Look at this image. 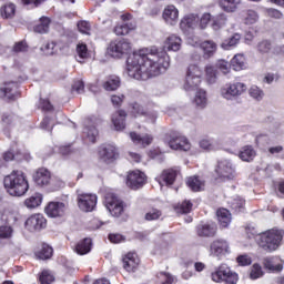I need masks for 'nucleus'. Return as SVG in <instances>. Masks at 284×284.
<instances>
[{"mask_svg":"<svg viewBox=\"0 0 284 284\" xmlns=\"http://www.w3.org/2000/svg\"><path fill=\"white\" fill-rule=\"evenodd\" d=\"M104 205L112 216L119 217L123 214V200L114 193L105 194Z\"/></svg>","mask_w":284,"mask_h":284,"instance_id":"9d476101","label":"nucleus"},{"mask_svg":"<svg viewBox=\"0 0 284 284\" xmlns=\"http://www.w3.org/2000/svg\"><path fill=\"white\" fill-rule=\"evenodd\" d=\"M158 280H159V283H161V284L174 283V277L172 275H170V273H163V272L159 273Z\"/></svg>","mask_w":284,"mask_h":284,"instance_id":"4d7b16f0","label":"nucleus"},{"mask_svg":"<svg viewBox=\"0 0 284 284\" xmlns=\"http://www.w3.org/2000/svg\"><path fill=\"white\" fill-rule=\"evenodd\" d=\"M47 225L48 221L41 214L31 215L26 221V227L29 230V232H40V230H45Z\"/></svg>","mask_w":284,"mask_h":284,"instance_id":"2eb2a0df","label":"nucleus"},{"mask_svg":"<svg viewBox=\"0 0 284 284\" xmlns=\"http://www.w3.org/2000/svg\"><path fill=\"white\" fill-rule=\"evenodd\" d=\"M216 68L222 72V74H230L231 72L230 63L225 60H219L216 62Z\"/></svg>","mask_w":284,"mask_h":284,"instance_id":"13d9d810","label":"nucleus"},{"mask_svg":"<svg viewBox=\"0 0 284 284\" xmlns=\"http://www.w3.org/2000/svg\"><path fill=\"white\" fill-rule=\"evenodd\" d=\"M146 179L145 173L140 170L131 171L126 176V185L131 190H139L145 185Z\"/></svg>","mask_w":284,"mask_h":284,"instance_id":"ddd939ff","label":"nucleus"},{"mask_svg":"<svg viewBox=\"0 0 284 284\" xmlns=\"http://www.w3.org/2000/svg\"><path fill=\"white\" fill-rule=\"evenodd\" d=\"M41 284H52L54 283V275L50 271H42L40 275Z\"/></svg>","mask_w":284,"mask_h":284,"instance_id":"5fc2aeb1","label":"nucleus"},{"mask_svg":"<svg viewBox=\"0 0 284 284\" xmlns=\"http://www.w3.org/2000/svg\"><path fill=\"white\" fill-rule=\"evenodd\" d=\"M98 197L95 194L91 193H79L78 194V207L82 212H94L97 207Z\"/></svg>","mask_w":284,"mask_h":284,"instance_id":"f8f14e48","label":"nucleus"},{"mask_svg":"<svg viewBox=\"0 0 284 284\" xmlns=\"http://www.w3.org/2000/svg\"><path fill=\"white\" fill-rule=\"evenodd\" d=\"M215 172L221 181H234L236 179V165L229 159L220 160Z\"/></svg>","mask_w":284,"mask_h":284,"instance_id":"0eeeda50","label":"nucleus"},{"mask_svg":"<svg viewBox=\"0 0 284 284\" xmlns=\"http://www.w3.org/2000/svg\"><path fill=\"white\" fill-rule=\"evenodd\" d=\"M193 105H195V108L199 110H204V108H207V92L205 90L200 89L195 92Z\"/></svg>","mask_w":284,"mask_h":284,"instance_id":"393cba45","label":"nucleus"},{"mask_svg":"<svg viewBox=\"0 0 284 284\" xmlns=\"http://www.w3.org/2000/svg\"><path fill=\"white\" fill-rule=\"evenodd\" d=\"M199 14L190 13L181 20L180 28L184 34H190L191 32H194L196 28H199Z\"/></svg>","mask_w":284,"mask_h":284,"instance_id":"dca6fc26","label":"nucleus"},{"mask_svg":"<svg viewBox=\"0 0 284 284\" xmlns=\"http://www.w3.org/2000/svg\"><path fill=\"white\" fill-rule=\"evenodd\" d=\"M210 21H212V14L203 13V16L199 20V28H201V30H205V28H207V23H210Z\"/></svg>","mask_w":284,"mask_h":284,"instance_id":"e2e57ef3","label":"nucleus"},{"mask_svg":"<svg viewBox=\"0 0 284 284\" xmlns=\"http://www.w3.org/2000/svg\"><path fill=\"white\" fill-rule=\"evenodd\" d=\"M205 74H206V81L210 83V85H214L216 83V69L212 65H206L205 67Z\"/></svg>","mask_w":284,"mask_h":284,"instance_id":"de8ad7c7","label":"nucleus"},{"mask_svg":"<svg viewBox=\"0 0 284 284\" xmlns=\"http://www.w3.org/2000/svg\"><path fill=\"white\" fill-rule=\"evenodd\" d=\"M2 219H4L7 223H17V221H19V213L17 211L7 210L2 214Z\"/></svg>","mask_w":284,"mask_h":284,"instance_id":"09e8293b","label":"nucleus"},{"mask_svg":"<svg viewBox=\"0 0 284 284\" xmlns=\"http://www.w3.org/2000/svg\"><path fill=\"white\" fill-rule=\"evenodd\" d=\"M270 154L273 155H278L281 156V159H284V148L282 145H277V146H271L268 149Z\"/></svg>","mask_w":284,"mask_h":284,"instance_id":"774afa93","label":"nucleus"},{"mask_svg":"<svg viewBox=\"0 0 284 284\" xmlns=\"http://www.w3.org/2000/svg\"><path fill=\"white\" fill-rule=\"evenodd\" d=\"M129 136L134 145H141V148H148V145H152V141H154V138L148 133L139 134L136 132H130Z\"/></svg>","mask_w":284,"mask_h":284,"instance_id":"6ab92c4d","label":"nucleus"},{"mask_svg":"<svg viewBox=\"0 0 284 284\" xmlns=\"http://www.w3.org/2000/svg\"><path fill=\"white\" fill-rule=\"evenodd\" d=\"M135 28H136V24H134L132 22L120 24V26H116L114 28V33L118 37H122V36H125V34H130V30H134Z\"/></svg>","mask_w":284,"mask_h":284,"instance_id":"37998d69","label":"nucleus"},{"mask_svg":"<svg viewBox=\"0 0 284 284\" xmlns=\"http://www.w3.org/2000/svg\"><path fill=\"white\" fill-rule=\"evenodd\" d=\"M219 3L224 12H236L241 6V0H220Z\"/></svg>","mask_w":284,"mask_h":284,"instance_id":"72a5a7b5","label":"nucleus"},{"mask_svg":"<svg viewBox=\"0 0 284 284\" xmlns=\"http://www.w3.org/2000/svg\"><path fill=\"white\" fill-rule=\"evenodd\" d=\"M53 252L54 251L52 250V246L48 244H42L40 251L36 253V256L40 261H48V258H52Z\"/></svg>","mask_w":284,"mask_h":284,"instance_id":"58836bf2","label":"nucleus"},{"mask_svg":"<svg viewBox=\"0 0 284 284\" xmlns=\"http://www.w3.org/2000/svg\"><path fill=\"white\" fill-rule=\"evenodd\" d=\"M217 221L220 223V227H230L232 223V214L226 209H220L216 212Z\"/></svg>","mask_w":284,"mask_h":284,"instance_id":"c85d7f7f","label":"nucleus"},{"mask_svg":"<svg viewBox=\"0 0 284 284\" xmlns=\"http://www.w3.org/2000/svg\"><path fill=\"white\" fill-rule=\"evenodd\" d=\"M169 145L171 150H181L182 152H189L192 148L187 138L181 134L173 135L169 141Z\"/></svg>","mask_w":284,"mask_h":284,"instance_id":"f3484780","label":"nucleus"},{"mask_svg":"<svg viewBox=\"0 0 284 284\" xmlns=\"http://www.w3.org/2000/svg\"><path fill=\"white\" fill-rule=\"evenodd\" d=\"M183 40L172 34L164 41L162 49L149 47L133 52L126 60V72L135 81H148L168 72L170 68L169 52H179Z\"/></svg>","mask_w":284,"mask_h":284,"instance_id":"f257e3e1","label":"nucleus"},{"mask_svg":"<svg viewBox=\"0 0 284 284\" xmlns=\"http://www.w3.org/2000/svg\"><path fill=\"white\" fill-rule=\"evenodd\" d=\"M200 148L206 150V152H212L214 150V141L212 139H202L200 141Z\"/></svg>","mask_w":284,"mask_h":284,"instance_id":"bf43d9fd","label":"nucleus"},{"mask_svg":"<svg viewBox=\"0 0 284 284\" xmlns=\"http://www.w3.org/2000/svg\"><path fill=\"white\" fill-rule=\"evenodd\" d=\"M214 283L236 284L239 283V274L232 272L225 264L220 265L211 273Z\"/></svg>","mask_w":284,"mask_h":284,"instance_id":"423d86ee","label":"nucleus"},{"mask_svg":"<svg viewBox=\"0 0 284 284\" xmlns=\"http://www.w3.org/2000/svg\"><path fill=\"white\" fill-rule=\"evenodd\" d=\"M203 81V69L196 64H191L186 69L183 88L186 92L201 85Z\"/></svg>","mask_w":284,"mask_h":284,"instance_id":"39448f33","label":"nucleus"},{"mask_svg":"<svg viewBox=\"0 0 284 284\" xmlns=\"http://www.w3.org/2000/svg\"><path fill=\"white\" fill-rule=\"evenodd\" d=\"M247 92V84L243 82H227L220 89V95L225 101H236Z\"/></svg>","mask_w":284,"mask_h":284,"instance_id":"20e7f679","label":"nucleus"},{"mask_svg":"<svg viewBox=\"0 0 284 284\" xmlns=\"http://www.w3.org/2000/svg\"><path fill=\"white\" fill-rule=\"evenodd\" d=\"M227 23V17L224 13H221L212 19V28L213 30H221V28L225 27Z\"/></svg>","mask_w":284,"mask_h":284,"instance_id":"a18cd8bd","label":"nucleus"},{"mask_svg":"<svg viewBox=\"0 0 284 284\" xmlns=\"http://www.w3.org/2000/svg\"><path fill=\"white\" fill-rule=\"evenodd\" d=\"M54 48H57V43L49 42L45 45L41 47V51L44 52V54L50 55L54 54Z\"/></svg>","mask_w":284,"mask_h":284,"instance_id":"338daca9","label":"nucleus"},{"mask_svg":"<svg viewBox=\"0 0 284 284\" xmlns=\"http://www.w3.org/2000/svg\"><path fill=\"white\" fill-rule=\"evenodd\" d=\"M283 230L271 229L257 235L256 243L264 252H276L283 245Z\"/></svg>","mask_w":284,"mask_h":284,"instance_id":"7ed1b4c3","label":"nucleus"},{"mask_svg":"<svg viewBox=\"0 0 284 284\" xmlns=\"http://www.w3.org/2000/svg\"><path fill=\"white\" fill-rule=\"evenodd\" d=\"M197 236L202 239H211L216 235V225L215 224H200L196 226Z\"/></svg>","mask_w":284,"mask_h":284,"instance_id":"4be33fe9","label":"nucleus"},{"mask_svg":"<svg viewBox=\"0 0 284 284\" xmlns=\"http://www.w3.org/2000/svg\"><path fill=\"white\" fill-rule=\"evenodd\" d=\"M255 50H256L257 54H261L262 57L265 54H270V52H272V41L261 40L255 45Z\"/></svg>","mask_w":284,"mask_h":284,"instance_id":"4c0bfd02","label":"nucleus"},{"mask_svg":"<svg viewBox=\"0 0 284 284\" xmlns=\"http://www.w3.org/2000/svg\"><path fill=\"white\" fill-rule=\"evenodd\" d=\"M176 176H179V170L168 169L162 172L159 178L160 185H173L174 181H176Z\"/></svg>","mask_w":284,"mask_h":284,"instance_id":"412c9836","label":"nucleus"},{"mask_svg":"<svg viewBox=\"0 0 284 284\" xmlns=\"http://www.w3.org/2000/svg\"><path fill=\"white\" fill-rule=\"evenodd\" d=\"M263 263L264 267L270 272H281V270H283L281 258L277 256L265 257Z\"/></svg>","mask_w":284,"mask_h":284,"instance_id":"a878e982","label":"nucleus"},{"mask_svg":"<svg viewBox=\"0 0 284 284\" xmlns=\"http://www.w3.org/2000/svg\"><path fill=\"white\" fill-rule=\"evenodd\" d=\"M281 77L277 73H266L263 78V83H267V85H272L273 81H278Z\"/></svg>","mask_w":284,"mask_h":284,"instance_id":"69168bd1","label":"nucleus"},{"mask_svg":"<svg viewBox=\"0 0 284 284\" xmlns=\"http://www.w3.org/2000/svg\"><path fill=\"white\" fill-rule=\"evenodd\" d=\"M240 42H241V34L234 33L231 38L225 39L222 42L221 48L223 50H232V48H236V45H239Z\"/></svg>","mask_w":284,"mask_h":284,"instance_id":"e433bc0d","label":"nucleus"},{"mask_svg":"<svg viewBox=\"0 0 284 284\" xmlns=\"http://www.w3.org/2000/svg\"><path fill=\"white\" fill-rule=\"evenodd\" d=\"M211 256L216 258H223L226 254H230V244L225 240H215L210 245Z\"/></svg>","mask_w":284,"mask_h":284,"instance_id":"4468645a","label":"nucleus"},{"mask_svg":"<svg viewBox=\"0 0 284 284\" xmlns=\"http://www.w3.org/2000/svg\"><path fill=\"white\" fill-rule=\"evenodd\" d=\"M186 185L192 190V192H201V190L205 187V182H203L199 176H191L187 179Z\"/></svg>","mask_w":284,"mask_h":284,"instance_id":"473e14b6","label":"nucleus"},{"mask_svg":"<svg viewBox=\"0 0 284 284\" xmlns=\"http://www.w3.org/2000/svg\"><path fill=\"white\" fill-rule=\"evenodd\" d=\"M263 276V267L260 264H253L250 272V278L252 281H256V278H261Z\"/></svg>","mask_w":284,"mask_h":284,"instance_id":"8fccbe9b","label":"nucleus"},{"mask_svg":"<svg viewBox=\"0 0 284 284\" xmlns=\"http://www.w3.org/2000/svg\"><path fill=\"white\" fill-rule=\"evenodd\" d=\"M248 94L251 99H254V101H263L265 91L257 85H252L248 90Z\"/></svg>","mask_w":284,"mask_h":284,"instance_id":"49530a36","label":"nucleus"},{"mask_svg":"<svg viewBox=\"0 0 284 284\" xmlns=\"http://www.w3.org/2000/svg\"><path fill=\"white\" fill-rule=\"evenodd\" d=\"M132 51V43L130 41L122 39L111 42L108 47V54L113 59H121L123 54H129Z\"/></svg>","mask_w":284,"mask_h":284,"instance_id":"1a4fd4ad","label":"nucleus"},{"mask_svg":"<svg viewBox=\"0 0 284 284\" xmlns=\"http://www.w3.org/2000/svg\"><path fill=\"white\" fill-rule=\"evenodd\" d=\"M78 30L82 34H90V32L92 30V26L88 21H80V22H78Z\"/></svg>","mask_w":284,"mask_h":284,"instance_id":"680f3d73","label":"nucleus"},{"mask_svg":"<svg viewBox=\"0 0 284 284\" xmlns=\"http://www.w3.org/2000/svg\"><path fill=\"white\" fill-rule=\"evenodd\" d=\"M78 61L79 63H83L82 59H88V45L78 44L77 47Z\"/></svg>","mask_w":284,"mask_h":284,"instance_id":"864d4df0","label":"nucleus"},{"mask_svg":"<svg viewBox=\"0 0 284 284\" xmlns=\"http://www.w3.org/2000/svg\"><path fill=\"white\" fill-rule=\"evenodd\" d=\"M163 216V213L159 209H151L146 214H145V220L146 221H159Z\"/></svg>","mask_w":284,"mask_h":284,"instance_id":"3c124183","label":"nucleus"},{"mask_svg":"<svg viewBox=\"0 0 284 284\" xmlns=\"http://www.w3.org/2000/svg\"><path fill=\"white\" fill-rule=\"evenodd\" d=\"M42 201L43 195L41 193H34L24 201V205L28 210H34V207H39V205H41Z\"/></svg>","mask_w":284,"mask_h":284,"instance_id":"c9c22d12","label":"nucleus"},{"mask_svg":"<svg viewBox=\"0 0 284 284\" xmlns=\"http://www.w3.org/2000/svg\"><path fill=\"white\" fill-rule=\"evenodd\" d=\"M175 212L179 214H189V212H192V202L184 201L182 202L176 209Z\"/></svg>","mask_w":284,"mask_h":284,"instance_id":"603ef678","label":"nucleus"},{"mask_svg":"<svg viewBox=\"0 0 284 284\" xmlns=\"http://www.w3.org/2000/svg\"><path fill=\"white\" fill-rule=\"evenodd\" d=\"M242 21L245 26H254L258 21V12L248 9L242 12Z\"/></svg>","mask_w":284,"mask_h":284,"instance_id":"2f4dec72","label":"nucleus"},{"mask_svg":"<svg viewBox=\"0 0 284 284\" xmlns=\"http://www.w3.org/2000/svg\"><path fill=\"white\" fill-rule=\"evenodd\" d=\"M83 134L89 143H97V139H99V130H97V126L90 120L85 121Z\"/></svg>","mask_w":284,"mask_h":284,"instance_id":"b1692460","label":"nucleus"},{"mask_svg":"<svg viewBox=\"0 0 284 284\" xmlns=\"http://www.w3.org/2000/svg\"><path fill=\"white\" fill-rule=\"evenodd\" d=\"M91 250H92V240L88 237L80 241L75 246V252L77 254H80V256L90 254Z\"/></svg>","mask_w":284,"mask_h":284,"instance_id":"7c9ffc66","label":"nucleus"},{"mask_svg":"<svg viewBox=\"0 0 284 284\" xmlns=\"http://www.w3.org/2000/svg\"><path fill=\"white\" fill-rule=\"evenodd\" d=\"M119 85H121V79L119 77H111L104 82L103 88L106 92H114V90L119 89Z\"/></svg>","mask_w":284,"mask_h":284,"instance_id":"a19ab883","label":"nucleus"},{"mask_svg":"<svg viewBox=\"0 0 284 284\" xmlns=\"http://www.w3.org/2000/svg\"><path fill=\"white\" fill-rule=\"evenodd\" d=\"M216 48L217 47L215 42L212 40H206L201 43V49L204 52L205 59H210V57H214V54L216 53Z\"/></svg>","mask_w":284,"mask_h":284,"instance_id":"f704fd0d","label":"nucleus"},{"mask_svg":"<svg viewBox=\"0 0 284 284\" xmlns=\"http://www.w3.org/2000/svg\"><path fill=\"white\" fill-rule=\"evenodd\" d=\"M231 68H233L235 72H241V70H245V68H247L245 55L243 53L235 54L231 60Z\"/></svg>","mask_w":284,"mask_h":284,"instance_id":"cd10ccee","label":"nucleus"},{"mask_svg":"<svg viewBox=\"0 0 284 284\" xmlns=\"http://www.w3.org/2000/svg\"><path fill=\"white\" fill-rule=\"evenodd\" d=\"M239 156L241 161H245L246 163H250L254 161V159L256 158V151L252 145H246L241 149Z\"/></svg>","mask_w":284,"mask_h":284,"instance_id":"c756f323","label":"nucleus"},{"mask_svg":"<svg viewBox=\"0 0 284 284\" xmlns=\"http://www.w3.org/2000/svg\"><path fill=\"white\" fill-rule=\"evenodd\" d=\"M236 262L241 267H247V265H252V257L247 254H243L236 257Z\"/></svg>","mask_w":284,"mask_h":284,"instance_id":"052dcab7","label":"nucleus"},{"mask_svg":"<svg viewBox=\"0 0 284 284\" xmlns=\"http://www.w3.org/2000/svg\"><path fill=\"white\" fill-rule=\"evenodd\" d=\"M14 233V230L12 226L3 225L0 226V239H12V234Z\"/></svg>","mask_w":284,"mask_h":284,"instance_id":"6e6d98bb","label":"nucleus"},{"mask_svg":"<svg viewBox=\"0 0 284 284\" xmlns=\"http://www.w3.org/2000/svg\"><path fill=\"white\" fill-rule=\"evenodd\" d=\"M17 88H18L17 82H8V83H4V87L1 90L4 97L12 100L14 99V97H17Z\"/></svg>","mask_w":284,"mask_h":284,"instance_id":"ea45409f","label":"nucleus"},{"mask_svg":"<svg viewBox=\"0 0 284 284\" xmlns=\"http://www.w3.org/2000/svg\"><path fill=\"white\" fill-rule=\"evenodd\" d=\"M123 267L126 272H136V267H139V257L136 253H128L123 257Z\"/></svg>","mask_w":284,"mask_h":284,"instance_id":"5701e85b","label":"nucleus"},{"mask_svg":"<svg viewBox=\"0 0 284 284\" xmlns=\"http://www.w3.org/2000/svg\"><path fill=\"white\" fill-rule=\"evenodd\" d=\"M44 212L51 219L63 216L65 214V204L63 202H50L45 206Z\"/></svg>","mask_w":284,"mask_h":284,"instance_id":"a211bd4d","label":"nucleus"},{"mask_svg":"<svg viewBox=\"0 0 284 284\" xmlns=\"http://www.w3.org/2000/svg\"><path fill=\"white\" fill-rule=\"evenodd\" d=\"M125 116H128V113L123 110H120L112 115V123L118 132L125 130Z\"/></svg>","mask_w":284,"mask_h":284,"instance_id":"bb28decb","label":"nucleus"},{"mask_svg":"<svg viewBox=\"0 0 284 284\" xmlns=\"http://www.w3.org/2000/svg\"><path fill=\"white\" fill-rule=\"evenodd\" d=\"M163 19L169 26H176L179 22V9L174 4H169L164 8Z\"/></svg>","mask_w":284,"mask_h":284,"instance_id":"aec40b11","label":"nucleus"},{"mask_svg":"<svg viewBox=\"0 0 284 284\" xmlns=\"http://www.w3.org/2000/svg\"><path fill=\"white\" fill-rule=\"evenodd\" d=\"M244 205H245V200L241 197H237L232 202V209L235 210V212H243Z\"/></svg>","mask_w":284,"mask_h":284,"instance_id":"0e129e2a","label":"nucleus"},{"mask_svg":"<svg viewBox=\"0 0 284 284\" xmlns=\"http://www.w3.org/2000/svg\"><path fill=\"white\" fill-rule=\"evenodd\" d=\"M33 181L37 183L40 187H47V185H52V190H59L60 187H63V182L58 181L57 185H54V180H52V174L48 169H39L36 174L33 175Z\"/></svg>","mask_w":284,"mask_h":284,"instance_id":"6e6552de","label":"nucleus"},{"mask_svg":"<svg viewBox=\"0 0 284 284\" xmlns=\"http://www.w3.org/2000/svg\"><path fill=\"white\" fill-rule=\"evenodd\" d=\"M98 156L102 161V163H114L116 159H119V148L114 144H103L98 150Z\"/></svg>","mask_w":284,"mask_h":284,"instance_id":"9b49d317","label":"nucleus"},{"mask_svg":"<svg viewBox=\"0 0 284 284\" xmlns=\"http://www.w3.org/2000/svg\"><path fill=\"white\" fill-rule=\"evenodd\" d=\"M17 12V8L13 3L6 4L0 9V14L2 19H12L14 13Z\"/></svg>","mask_w":284,"mask_h":284,"instance_id":"c03bdc74","label":"nucleus"},{"mask_svg":"<svg viewBox=\"0 0 284 284\" xmlns=\"http://www.w3.org/2000/svg\"><path fill=\"white\" fill-rule=\"evenodd\" d=\"M4 187L10 196H24L30 190V184L22 171H12L4 178Z\"/></svg>","mask_w":284,"mask_h":284,"instance_id":"f03ea898","label":"nucleus"},{"mask_svg":"<svg viewBox=\"0 0 284 284\" xmlns=\"http://www.w3.org/2000/svg\"><path fill=\"white\" fill-rule=\"evenodd\" d=\"M50 30V18H40V23L34 27V32L38 34H45Z\"/></svg>","mask_w":284,"mask_h":284,"instance_id":"79ce46f5","label":"nucleus"}]
</instances>
